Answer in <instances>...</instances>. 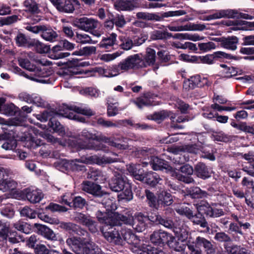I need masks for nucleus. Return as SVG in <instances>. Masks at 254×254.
<instances>
[{
  "label": "nucleus",
  "mask_w": 254,
  "mask_h": 254,
  "mask_svg": "<svg viewBox=\"0 0 254 254\" xmlns=\"http://www.w3.org/2000/svg\"><path fill=\"white\" fill-rule=\"evenodd\" d=\"M189 195L192 198H200L205 197L207 195L206 191L202 190L198 187L190 188L188 190Z\"/></svg>",
  "instance_id": "864d4df0"
},
{
  "label": "nucleus",
  "mask_w": 254,
  "mask_h": 254,
  "mask_svg": "<svg viewBox=\"0 0 254 254\" xmlns=\"http://www.w3.org/2000/svg\"><path fill=\"white\" fill-rule=\"evenodd\" d=\"M101 139L108 145L118 149H127L128 147L127 139L123 137L108 138L103 136Z\"/></svg>",
  "instance_id": "a211bd4d"
},
{
  "label": "nucleus",
  "mask_w": 254,
  "mask_h": 254,
  "mask_svg": "<svg viewBox=\"0 0 254 254\" xmlns=\"http://www.w3.org/2000/svg\"><path fill=\"white\" fill-rule=\"evenodd\" d=\"M74 220L88 227L89 230L92 233H95L98 231L97 222L94 220L89 215L81 213H77L74 217Z\"/></svg>",
  "instance_id": "9b49d317"
},
{
  "label": "nucleus",
  "mask_w": 254,
  "mask_h": 254,
  "mask_svg": "<svg viewBox=\"0 0 254 254\" xmlns=\"http://www.w3.org/2000/svg\"><path fill=\"white\" fill-rule=\"evenodd\" d=\"M135 219L138 222V224L136 225L135 229L138 232H142L144 230L146 226V222L154 219V217L148 216L142 213V212L136 213L135 215Z\"/></svg>",
  "instance_id": "393cba45"
},
{
  "label": "nucleus",
  "mask_w": 254,
  "mask_h": 254,
  "mask_svg": "<svg viewBox=\"0 0 254 254\" xmlns=\"http://www.w3.org/2000/svg\"><path fill=\"white\" fill-rule=\"evenodd\" d=\"M16 44L20 47H26L30 45L29 39L24 34L19 33L15 38Z\"/></svg>",
  "instance_id": "4d7b16f0"
},
{
  "label": "nucleus",
  "mask_w": 254,
  "mask_h": 254,
  "mask_svg": "<svg viewBox=\"0 0 254 254\" xmlns=\"http://www.w3.org/2000/svg\"><path fill=\"white\" fill-rule=\"evenodd\" d=\"M86 205V200L80 196H75L72 199L71 207L75 209H82Z\"/></svg>",
  "instance_id": "052dcab7"
},
{
  "label": "nucleus",
  "mask_w": 254,
  "mask_h": 254,
  "mask_svg": "<svg viewBox=\"0 0 254 254\" xmlns=\"http://www.w3.org/2000/svg\"><path fill=\"white\" fill-rule=\"evenodd\" d=\"M74 39L77 43L81 44H92L97 42V41L92 40L90 36L85 33H76Z\"/></svg>",
  "instance_id": "79ce46f5"
},
{
  "label": "nucleus",
  "mask_w": 254,
  "mask_h": 254,
  "mask_svg": "<svg viewBox=\"0 0 254 254\" xmlns=\"http://www.w3.org/2000/svg\"><path fill=\"white\" fill-rule=\"evenodd\" d=\"M23 5L25 10L32 13H37L39 11L38 4L34 0H25Z\"/></svg>",
  "instance_id": "de8ad7c7"
},
{
  "label": "nucleus",
  "mask_w": 254,
  "mask_h": 254,
  "mask_svg": "<svg viewBox=\"0 0 254 254\" xmlns=\"http://www.w3.org/2000/svg\"><path fill=\"white\" fill-rule=\"evenodd\" d=\"M168 28L171 31H203L206 29L204 24L190 23L185 25L175 26L173 24L168 26Z\"/></svg>",
  "instance_id": "6ab92c4d"
},
{
  "label": "nucleus",
  "mask_w": 254,
  "mask_h": 254,
  "mask_svg": "<svg viewBox=\"0 0 254 254\" xmlns=\"http://www.w3.org/2000/svg\"><path fill=\"white\" fill-rule=\"evenodd\" d=\"M146 65L138 54L130 55L118 64L109 66L108 69H102L100 71L105 77H113L131 69H138Z\"/></svg>",
  "instance_id": "f257e3e1"
},
{
  "label": "nucleus",
  "mask_w": 254,
  "mask_h": 254,
  "mask_svg": "<svg viewBox=\"0 0 254 254\" xmlns=\"http://www.w3.org/2000/svg\"><path fill=\"white\" fill-rule=\"evenodd\" d=\"M172 36L171 33L167 31H162L160 30H156L153 31L151 35V38L153 40H163L166 39L169 37Z\"/></svg>",
  "instance_id": "13d9d810"
},
{
  "label": "nucleus",
  "mask_w": 254,
  "mask_h": 254,
  "mask_svg": "<svg viewBox=\"0 0 254 254\" xmlns=\"http://www.w3.org/2000/svg\"><path fill=\"white\" fill-rule=\"evenodd\" d=\"M228 254H246L247 250L244 247L238 245L225 247Z\"/></svg>",
  "instance_id": "bf43d9fd"
},
{
  "label": "nucleus",
  "mask_w": 254,
  "mask_h": 254,
  "mask_svg": "<svg viewBox=\"0 0 254 254\" xmlns=\"http://www.w3.org/2000/svg\"><path fill=\"white\" fill-rule=\"evenodd\" d=\"M197 210L198 213L194 214L193 213L192 217H190V220L194 224L199 225L202 228H205L207 233L209 232L210 228L204 217L202 215L203 213H204V211H199L197 209Z\"/></svg>",
  "instance_id": "bb28decb"
},
{
  "label": "nucleus",
  "mask_w": 254,
  "mask_h": 254,
  "mask_svg": "<svg viewBox=\"0 0 254 254\" xmlns=\"http://www.w3.org/2000/svg\"><path fill=\"white\" fill-rule=\"evenodd\" d=\"M186 14V12L184 10L165 12L161 14V16H159L155 13H151L146 12H138L136 13V16L138 19H141L145 20L160 21H161L164 17L177 16L185 15Z\"/></svg>",
  "instance_id": "0eeeda50"
},
{
  "label": "nucleus",
  "mask_w": 254,
  "mask_h": 254,
  "mask_svg": "<svg viewBox=\"0 0 254 254\" xmlns=\"http://www.w3.org/2000/svg\"><path fill=\"white\" fill-rule=\"evenodd\" d=\"M127 171L135 179L142 181L144 179L145 173L140 164H132L127 167Z\"/></svg>",
  "instance_id": "cd10ccee"
},
{
  "label": "nucleus",
  "mask_w": 254,
  "mask_h": 254,
  "mask_svg": "<svg viewBox=\"0 0 254 254\" xmlns=\"http://www.w3.org/2000/svg\"><path fill=\"white\" fill-rule=\"evenodd\" d=\"M102 203L107 211H113L116 210L117 208V206L115 202L108 197H104L102 200Z\"/></svg>",
  "instance_id": "774afa93"
},
{
  "label": "nucleus",
  "mask_w": 254,
  "mask_h": 254,
  "mask_svg": "<svg viewBox=\"0 0 254 254\" xmlns=\"http://www.w3.org/2000/svg\"><path fill=\"white\" fill-rule=\"evenodd\" d=\"M120 40L119 46L122 49L127 51L134 46L133 40L128 37L121 36Z\"/></svg>",
  "instance_id": "3c124183"
},
{
  "label": "nucleus",
  "mask_w": 254,
  "mask_h": 254,
  "mask_svg": "<svg viewBox=\"0 0 254 254\" xmlns=\"http://www.w3.org/2000/svg\"><path fill=\"white\" fill-rule=\"evenodd\" d=\"M74 112L87 116H91L95 114V112L88 107L82 108L76 106H68L66 105H64L60 107L58 111L55 113V114L80 122H85V119L84 118L75 114Z\"/></svg>",
  "instance_id": "20e7f679"
},
{
  "label": "nucleus",
  "mask_w": 254,
  "mask_h": 254,
  "mask_svg": "<svg viewBox=\"0 0 254 254\" xmlns=\"http://www.w3.org/2000/svg\"><path fill=\"white\" fill-rule=\"evenodd\" d=\"M35 226L37 228L38 233L47 240L51 241H57V237L54 231L45 225L37 223L35 224Z\"/></svg>",
  "instance_id": "b1692460"
},
{
  "label": "nucleus",
  "mask_w": 254,
  "mask_h": 254,
  "mask_svg": "<svg viewBox=\"0 0 254 254\" xmlns=\"http://www.w3.org/2000/svg\"><path fill=\"white\" fill-rule=\"evenodd\" d=\"M162 180L157 174L150 172L145 173L144 179L142 181L151 186H155L157 184H160V182Z\"/></svg>",
  "instance_id": "58836bf2"
},
{
  "label": "nucleus",
  "mask_w": 254,
  "mask_h": 254,
  "mask_svg": "<svg viewBox=\"0 0 254 254\" xmlns=\"http://www.w3.org/2000/svg\"><path fill=\"white\" fill-rule=\"evenodd\" d=\"M63 48L61 45H56L53 47L49 54V57L54 60H59L67 57L70 55L68 52H63Z\"/></svg>",
  "instance_id": "c9c22d12"
},
{
  "label": "nucleus",
  "mask_w": 254,
  "mask_h": 254,
  "mask_svg": "<svg viewBox=\"0 0 254 254\" xmlns=\"http://www.w3.org/2000/svg\"><path fill=\"white\" fill-rule=\"evenodd\" d=\"M200 81L201 77L199 75L191 76L184 81L183 88L186 90L193 89L196 87L201 86Z\"/></svg>",
  "instance_id": "72a5a7b5"
},
{
  "label": "nucleus",
  "mask_w": 254,
  "mask_h": 254,
  "mask_svg": "<svg viewBox=\"0 0 254 254\" xmlns=\"http://www.w3.org/2000/svg\"><path fill=\"white\" fill-rule=\"evenodd\" d=\"M157 202L159 205L166 206L171 205L173 202L172 195L165 191H162L158 195Z\"/></svg>",
  "instance_id": "e433bc0d"
},
{
  "label": "nucleus",
  "mask_w": 254,
  "mask_h": 254,
  "mask_svg": "<svg viewBox=\"0 0 254 254\" xmlns=\"http://www.w3.org/2000/svg\"><path fill=\"white\" fill-rule=\"evenodd\" d=\"M230 25L233 26L231 29L234 31L237 30H251L254 28V21L248 22L240 20L238 22L231 21Z\"/></svg>",
  "instance_id": "7c9ffc66"
},
{
  "label": "nucleus",
  "mask_w": 254,
  "mask_h": 254,
  "mask_svg": "<svg viewBox=\"0 0 254 254\" xmlns=\"http://www.w3.org/2000/svg\"><path fill=\"white\" fill-rule=\"evenodd\" d=\"M221 46L227 49L235 50L237 49V44L238 43V39L236 36L229 37L227 38L219 39Z\"/></svg>",
  "instance_id": "2f4dec72"
},
{
  "label": "nucleus",
  "mask_w": 254,
  "mask_h": 254,
  "mask_svg": "<svg viewBox=\"0 0 254 254\" xmlns=\"http://www.w3.org/2000/svg\"><path fill=\"white\" fill-rule=\"evenodd\" d=\"M43 27L41 31V37L47 41H55L58 37L57 33L50 27L43 25Z\"/></svg>",
  "instance_id": "c756f323"
},
{
  "label": "nucleus",
  "mask_w": 254,
  "mask_h": 254,
  "mask_svg": "<svg viewBox=\"0 0 254 254\" xmlns=\"http://www.w3.org/2000/svg\"><path fill=\"white\" fill-rule=\"evenodd\" d=\"M114 5L119 10H131L134 7L132 1L127 0H121L115 2Z\"/></svg>",
  "instance_id": "c03bdc74"
},
{
  "label": "nucleus",
  "mask_w": 254,
  "mask_h": 254,
  "mask_svg": "<svg viewBox=\"0 0 254 254\" xmlns=\"http://www.w3.org/2000/svg\"><path fill=\"white\" fill-rule=\"evenodd\" d=\"M81 189L84 192L96 197H101L104 194H107L106 192H104L101 190L100 185L91 181H83L81 184Z\"/></svg>",
  "instance_id": "ddd939ff"
},
{
  "label": "nucleus",
  "mask_w": 254,
  "mask_h": 254,
  "mask_svg": "<svg viewBox=\"0 0 254 254\" xmlns=\"http://www.w3.org/2000/svg\"><path fill=\"white\" fill-rule=\"evenodd\" d=\"M173 231L176 237L182 242H184L188 237L189 231L187 227L182 224L173 228Z\"/></svg>",
  "instance_id": "473e14b6"
},
{
  "label": "nucleus",
  "mask_w": 254,
  "mask_h": 254,
  "mask_svg": "<svg viewBox=\"0 0 254 254\" xmlns=\"http://www.w3.org/2000/svg\"><path fill=\"white\" fill-rule=\"evenodd\" d=\"M33 45L37 52L40 54L47 53L50 49L49 46L46 45L39 41H36Z\"/></svg>",
  "instance_id": "338daca9"
},
{
  "label": "nucleus",
  "mask_w": 254,
  "mask_h": 254,
  "mask_svg": "<svg viewBox=\"0 0 254 254\" xmlns=\"http://www.w3.org/2000/svg\"><path fill=\"white\" fill-rule=\"evenodd\" d=\"M196 208L199 211H204L207 215L212 217H219L225 215V212L222 209L212 208L205 201H201L195 205Z\"/></svg>",
  "instance_id": "4468645a"
},
{
  "label": "nucleus",
  "mask_w": 254,
  "mask_h": 254,
  "mask_svg": "<svg viewBox=\"0 0 254 254\" xmlns=\"http://www.w3.org/2000/svg\"><path fill=\"white\" fill-rule=\"evenodd\" d=\"M20 215L23 217H26L30 219L36 218V212L28 206H25L22 208L20 212Z\"/></svg>",
  "instance_id": "69168bd1"
},
{
  "label": "nucleus",
  "mask_w": 254,
  "mask_h": 254,
  "mask_svg": "<svg viewBox=\"0 0 254 254\" xmlns=\"http://www.w3.org/2000/svg\"><path fill=\"white\" fill-rule=\"evenodd\" d=\"M121 232L124 241L131 245L130 249L131 251L134 246L137 247L139 245L140 243V240L132 233L130 229H123Z\"/></svg>",
  "instance_id": "412c9836"
},
{
  "label": "nucleus",
  "mask_w": 254,
  "mask_h": 254,
  "mask_svg": "<svg viewBox=\"0 0 254 254\" xmlns=\"http://www.w3.org/2000/svg\"><path fill=\"white\" fill-rule=\"evenodd\" d=\"M228 231L229 233L233 235V238L235 241H239L240 240V237L238 236V234L241 236L244 235V233L240 229V225L237 223H231L229 226Z\"/></svg>",
  "instance_id": "a19ab883"
},
{
  "label": "nucleus",
  "mask_w": 254,
  "mask_h": 254,
  "mask_svg": "<svg viewBox=\"0 0 254 254\" xmlns=\"http://www.w3.org/2000/svg\"><path fill=\"white\" fill-rule=\"evenodd\" d=\"M9 224L4 220H0V241L6 239L9 231Z\"/></svg>",
  "instance_id": "6e6d98bb"
},
{
  "label": "nucleus",
  "mask_w": 254,
  "mask_h": 254,
  "mask_svg": "<svg viewBox=\"0 0 254 254\" xmlns=\"http://www.w3.org/2000/svg\"><path fill=\"white\" fill-rule=\"evenodd\" d=\"M214 239L220 243H230L232 240L231 237L224 232L216 233Z\"/></svg>",
  "instance_id": "680f3d73"
},
{
  "label": "nucleus",
  "mask_w": 254,
  "mask_h": 254,
  "mask_svg": "<svg viewBox=\"0 0 254 254\" xmlns=\"http://www.w3.org/2000/svg\"><path fill=\"white\" fill-rule=\"evenodd\" d=\"M150 165L154 170H165L167 172H170L172 174L173 168L168 164V162L163 159H161L157 157H151Z\"/></svg>",
  "instance_id": "aec40b11"
},
{
  "label": "nucleus",
  "mask_w": 254,
  "mask_h": 254,
  "mask_svg": "<svg viewBox=\"0 0 254 254\" xmlns=\"http://www.w3.org/2000/svg\"><path fill=\"white\" fill-rule=\"evenodd\" d=\"M104 237L110 243L116 245H122L123 240L121 237L118 230L114 229L109 231H102Z\"/></svg>",
  "instance_id": "4be33fe9"
},
{
  "label": "nucleus",
  "mask_w": 254,
  "mask_h": 254,
  "mask_svg": "<svg viewBox=\"0 0 254 254\" xmlns=\"http://www.w3.org/2000/svg\"><path fill=\"white\" fill-rule=\"evenodd\" d=\"M123 224L134 226V218L131 213L123 215L116 213L112 214L111 226H121Z\"/></svg>",
  "instance_id": "dca6fc26"
},
{
  "label": "nucleus",
  "mask_w": 254,
  "mask_h": 254,
  "mask_svg": "<svg viewBox=\"0 0 254 254\" xmlns=\"http://www.w3.org/2000/svg\"><path fill=\"white\" fill-rule=\"evenodd\" d=\"M18 111V108L13 104H5L3 107L1 113L7 116H14Z\"/></svg>",
  "instance_id": "5fc2aeb1"
},
{
  "label": "nucleus",
  "mask_w": 254,
  "mask_h": 254,
  "mask_svg": "<svg viewBox=\"0 0 254 254\" xmlns=\"http://www.w3.org/2000/svg\"><path fill=\"white\" fill-rule=\"evenodd\" d=\"M98 221L106 225H112V214L108 215L107 213L98 210L96 213Z\"/></svg>",
  "instance_id": "49530a36"
},
{
  "label": "nucleus",
  "mask_w": 254,
  "mask_h": 254,
  "mask_svg": "<svg viewBox=\"0 0 254 254\" xmlns=\"http://www.w3.org/2000/svg\"><path fill=\"white\" fill-rule=\"evenodd\" d=\"M96 48L94 46H86L80 49L79 51H75L73 55H90L96 53Z\"/></svg>",
  "instance_id": "e2e57ef3"
},
{
  "label": "nucleus",
  "mask_w": 254,
  "mask_h": 254,
  "mask_svg": "<svg viewBox=\"0 0 254 254\" xmlns=\"http://www.w3.org/2000/svg\"><path fill=\"white\" fill-rule=\"evenodd\" d=\"M82 157L80 159H76L70 160H63L60 162H58L59 164V168H61L63 167L66 169V170L70 169L72 171H83L85 170V166L81 164L84 163Z\"/></svg>",
  "instance_id": "f3484780"
},
{
  "label": "nucleus",
  "mask_w": 254,
  "mask_h": 254,
  "mask_svg": "<svg viewBox=\"0 0 254 254\" xmlns=\"http://www.w3.org/2000/svg\"><path fill=\"white\" fill-rule=\"evenodd\" d=\"M194 242L196 246L203 249L206 254H215L217 247L215 242L212 240L203 237L197 236Z\"/></svg>",
  "instance_id": "f8f14e48"
},
{
  "label": "nucleus",
  "mask_w": 254,
  "mask_h": 254,
  "mask_svg": "<svg viewBox=\"0 0 254 254\" xmlns=\"http://www.w3.org/2000/svg\"><path fill=\"white\" fill-rule=\"evenodd\" d=\"M22 193L27 200L34 204L39 202L44 197L41 190L34 187L24 189Z\"/></svg>",
  "instance_id": "2eb2a0df"
},
{
  "label": "nucleus",
  "mask_w": 254,
  "mask_h": 254,
  "mask_svg": "<svg viewBox=\"0 0 254 254\" xmlns=\"http://www.w3.org/2000/svg\"><path fill=\"white\" fill-rule=\"evenodd\" d=\"M75 25L82 30L91 32L98 27L99 22L93 18L83 17L75 20Z\"/></svg>",
  "instance_id": "1a4fd4ad"
},
{
  "label": "nucleus",
  "mask_w": 254,
  "mask_h": 254,
  "mask_svg": "<svg viewBox=\"0 0 254 254\" xmlns=\"http://www.w3.org/2000/svg\"><path fill=\"white\" fill-rule=\"evenodd\" d=\"M131 102L134 103L136 106L141 109L144 106H147L152 105V102L150 99L149 93H144L142 96L133 99Z\"/></svg>",
  "instance_id": "4c0bfd02"
},
{
  "label": "nucleus",
  "mask_w": 254,
  "mask_h": 254,
  "mask_svg": "<svg viewBox=\"0 0 254 254\" xmlns=\"http://www.w3.org/2000/svg\"><path fill=\"white\" fill-rule=\"evenodd\" d=\"M59 226L61 228L65 230L69 233H74V232L77 231L78 228L77 225L71 222H62L60 223Z\"/></svg>",
  "instance_id": "0e129e2a"
},
{
  "label": "nucleus",
  "mask_w": 254,
  "mask_h": 254,
  "mask_svg": "<svg viewBox=\"0 0 254 254\" xmlns=\"http://www.w3.org/2000/svg\"><path fill=\"white\" fill-rule=\"evenodd\" d=\"M94 135L86 129H83L78 135L77 138L73 141L74 147L77 150L80 149H93L95 150L107 151L104 145L101 143L95 144L92 141L87 140L94 139Z\"/></svg>",
  "instance_id": "39448f33"
},
{
  "label": "nucleus",
  "mask_w": 254,
  "mask_h": 254,
  "mask_svg": "<svg viewBox=\"0 0 254 254\" xmlns=\"http://www.w3.org/2000/svg\"><path fill=\"white\" fill-rule=\"evenodd\" d=\"M16 187V183L13 180H10L5 178L0 181V190L3 192L14 189Z\"/></svg>",
  "instance_id": "09e8293b"
},
{
  "label": "nucleus",
  "mask_w": 254,
  "mask_h": 254,
  "mask_svg": "<svg viewBox=\"0 0 254 254\" xmlns=\"http://www.w3.org/2000/svg\"><path fill=\"white\" fill-rule=\"evenodd\" d=\"M156 52L151 48L146 49V54L145 57V61L148 65L153 66L154 71L157 70L159 67L158 64L155 63Z\"/></svg>",
  "instance_id": "f704fd0d"
},
{
  "label": "nucleus",
  "mask_w": 254,
  "mask_h": 254,
  "mask_svg": "<svg viewBox=\"0 0 254 254\" xmlns=\"http://www.w3.org/2000/svg\"><path fill=\"white\" fill-rule=\"evenodd\" d=\"M116 34L113 33L109 37L103 38L99 44V46L101 48L109 49L116 44Z\"/></svg>",
  "instance_id": "ea45409f"
},
{
  "label": "nucleus",
  "mask_w": 254,
  "mask_h": 254,
  "mask_svg": "<svg viewBox=\"0 0 254 254\" xmlns=\"http://www.w3.org/2000/svg\"><path fill=\"white\" fill-rule=\"evenodd\" d=\"M110 189L113 191L122 192L118 195L120 199L129 201L133 198L130 184L122 174L115 172L114 177L109 183Z\"/></svg>",
  "instance_id": "7ed1b4c3"
},
{
  "label": "nucleus",
  "mask_w": 254,
  "mask_h": 254,
  "mask_svg": "<svg viewBox=\"0 0 254 254\" xmlns=\"http://www.w3.org/2000/svg\"><path fill=\"white\" fill-rule=\"evenodd\" d=\"M60 12L72 13L74 7L70 0H56L53 4Z\"/></svg>",
  "instance_id": "5701e85b"
},
{
  "label": "nucleus",
  "mask_w": 254,
  "mask_h": 254,
  "mask_svg": "<svg viewBox=\"0 0 254 254\" xmlns=\"http://www.w3.org/2000/svg\"><path fill=\"white\" fill-rule=\"evenodd\" d=\"M195 174L199 178L206 179L211 176V173L208 167L203 163H197L194 167Z\"/></svg>",
  "instance_id": "c85d7f7f"
},
{
  "label": "nucleus",
  "mask_w": 254,
  "mask_h": 254,
  "mask_svg": "<svg viewBox=\"0 0 254 254\" xmlns=\"http://www.w3.org/2000/svg\"><path fill=\"white\" fill-rule=\"evenodd\" d=\"M212 14L205 17L204 20L210 21L211 20L218 19L221 18H242L246 19H253L254 16L250 15L248 14L244 13H239L237 10L235 9H226L212 10L210 11Z\"/></svg>",
  "instance_id": "423d86ee"
},
{
  "label": "nucleus",
  "mask_w": 254,
  "mask_h": 254,
  "mask_svg": "<svg viewBox=\"0 0 254 254\" xmlns=\"http://www.w3.org/2000/svg\"><path fill=\"white\" fill-rule=\"evenodd\" d=\"M173 38L178 39L190 40L193 41H197L203 39L197 34H190L189 33H177L174 35Z\"/></svg>",
  "instance_id": "8fccbe9b"
},
{
  "label": "nucleus",
  "mask_w": 254,
  "mask_h": 254,
  "mask_svg": "<svg viewBox=\"0 0 254 254\" xmlns=\"http://www.w3.org/2000/svg\"><path fill=\"white\" fill-rule=\"evenodd\" d=\"M13 227L17 230L21 232L28 234L31 231V226L27 223L19 220L13 223Z\"/></svg>",
  "instance_id": "603ef678"
},
{
  "label": "nucleus",
  "mask_w": 254,
  "mask_h": 254,
  "mask_svg": "<svg viewBox=\"0 0 254 254\" xmlns=\"http://www.w3.org/2000/svg\"><path fill=\"white\" fill-rule=\"evenodd\" d=\"M74 220L88 227L89 230L92 233H95L98 231L97 222L94 220L89 215L81 213H77L74 217Z\"/></svg>",
  "instance_id": "9d476101"
},
{
  "label": "nucleus",
  "mask_w": 254,
  "mask_h": 254,
  "mask_svg": "<svg viewBox=\"0 0 254 254\" xmlns=\"http://www.w3.org/2000/svg\"><path fill=\"white\" fill-rule=\"evenodd\" d=\"M67 245L76 254H103L91 239L77 237L68 238L66 240Z\"/></svg>",
  "instance_id": "f03ea898"
},
{
  "label": "nucleus",
  "mask_w": 254,
  "mask_h": 254,
  "mask_svg": "<svg viewBox=\"0 0 254 254\" xmlns=\"http://www.w3.org/2000/svg\"><path fill=\"white\" fill-rule=\"evenodd\" d=\"M169 237L168 233L164 231H159L154 232L150 236V241L152 243L156 245H163L164 243L168 242Z\"/></svg>",
  "instance_id": "a878e982"
},
{
  "label": "nucleus",
  "mask_w": 254,
  "mask_h": 254,
  "mask_svg": "<svg viewBox=\"0 0 254 254\" xmlns=\"http://www.w3.org/2000/svg\"><path fill=\"white\" fill-rule=\"evenodd\" d=\"M145 195L147 199V202L149 207L158 209V204L157 199L153 192L148 190H145Z\"/></svg>",
  "instance_id": "a18cd8bd"
},
{
  "label": "nucleus",
  "mask_w": 254,
  "mask_h": 254,
  "mask_svg": "<svg viewBox=\"0 0 254 254\" xmlns=\"http://www.w3.org/2000/svg\"><path fill=\"white\" fill-rule=\"evenodd\" d=\"M222 58L229 59H237L236 57L226 54L223 52L218 51L214 53L213 54H208L204 56H192L191 60L197 63L212 64H214L215 60L218 58Z\"/></svg>",
  "instance_id": "6e6552de"
},
{
  "label": "nucleus",
  "mask_w": 254,
  "mask_h": 254,
  "mask_svg": "<svg viewBox=\"0 0 254 254\" xmlns=\"http://www.w3.org/2000/svg\"><path fill=\"white\" fill-rule=\"evenodd\" d=\"M151 221L156 224H160L163 225L167 228H174V223L172 220L162 217L160 215H156L154 219L151 220Z\"/></svg>",
  "instance_id": "37998d69"
}]
</instances>
